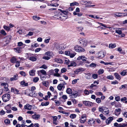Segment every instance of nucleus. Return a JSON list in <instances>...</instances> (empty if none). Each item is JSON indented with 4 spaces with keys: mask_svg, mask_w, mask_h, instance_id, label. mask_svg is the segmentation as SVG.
I'll return each instance as SVG.
<instances>
[{
    "mask_svg": "<svg viewBox=\"0 0 127 127\" xmlns=\"http://www.w3.org/2000/svg\"><path fill=\"white\" fill-rule=\"evenodd\" d=\"M74 49L76 51L81 52H84L85 51L84 49L82 48L81 46L79 45H76L74 47Z\"/></svg>",
    "mask_w": 127,
    "mask_h": 127,
    "instance_id": "obj_1",
    "label": "nucleus"
},
{
    "mask_svg": "<svg viewBox=\"0 0 127 127\" xmlns=\"http://www.w3.org/2000/svg\"><path fill=\"white\" fill-rule=\"evenodd\" d=\"M10 98V95L9 94H6L3 95L2 97L4 102H6L9 100Z\"/></svg>",
    "mask_w": 127,
    "mask_h": 127,
    "instance_id": "obj_2",
    "label": "nucleus"
},
{
    "mask_svg": "<svg viewBox=\"0 0 127 127\" xmlns=\"http://www.w3.org/2000/svg\"><path fill=\"white\" fill-rule=\"evenodd\" d=\"M67 61V62H66V64H70L68 65V67H69L71 66H76V64L74 61H72L70 62L69 60L68 59L65 60V62Z\"/></svg>",
    "mask_w": 127,
    "mask_h": 127,
    "instance_id": "obj_3",
    "label": "nucleus"
},
{
    "mask_svg": "<svg viewBox=\"0 0 127 127\" xmlns=\"http://www.w3.org/2000/svg\"><path fill=\"white\" fill-rule=\"evenodd\" d=\"M79 42L80 44H81V45L85 47L87 45V40L85 39H83L80 40Z\"/></svg>",
    "mask_w": 127,
    "mask_h": 127,
    "instance_id": "obj_4",
    "label": "nucleus"
},
{
    "mask_svg": "<svg viewBox=\"0 0 127 127\" xmlns=\"http://www.w3.org/2000/svg\"><path fill=\"white\" fill-rule=\"evenodd\" d=\"M86 115H83L81 116L80 119V122L81 123H84L86 120Z\"/></svg>",
    "mask_w": 127,
    "mask_h": 127,
    "instance_id": "obj_5",
    "label": "nucleus"
},
{
    "mask_svg": "<svg viewBox=\"0 0 127 127\" xmlns=\"http://www.w3.org/2000/svg\"><path fill=\"white\" fill-rule=\"evenodd\" d=\"M1 85L4 86L3 89L4 91H9V89L8 88V86L7 84L4 82H2L1 83Z\"/></svg>",
    "mask_w": 127,
    "mask_h": 127,
    "instance_id": "obj_6",
    "label": "nucleus"
},
{
    "mask_svg": "<svg viewBox=\"0 0 127 127\" xmlns=\"http://www.w3.org/2000/svg\"><path fill=\"white\" fill-rule=\"evenodd\" d=\"M83 103L86 106H93V103L89 101H83Z\"/></svg>",
    "mask_w": 127,
    "mask_h": 127,
    "instance_id": "obj_7",
    "label": "nucleus"
},
{
    "mask_svg": "<svg viewBox=\"0 0 127 127\" xmlns=\"http://www.w3.org/2000/svg\"><path fill=\"white\" fill-rule=\"evenodd\" d=\"M105 56V54L103 52L100 51L98 53V58L101 59L104 57Z\"/></svg>",
    "mask_w": 127,
    "mask_h": 127,
    "instance_id": "obj_8",
    "label": "nucleus"
},
{
    "mask_svg": "<svg viewBox=\"0 0 127 127\" xmlns=\"http://www.w3.org/2000/svg\"><path fill=\"white\" fill-rule=\"evenodd\" d=\"M65 86L63 84H60L57 86V88L58 90L63 91L65 88Z\"/></svg>",
    "mask_w": 127,
    "mask_h": 127,
    "instance_id": "obj_9",
    "label": "nucleus"
},
{
    "mask_svg": "<svg viewBox=\"0 0 127 127\" xmlns=\"http://www.w3.org/2000/svg\"><path fill=\"white\" fill-rule=\"evenodd\" d=\"M32 118L34 119L38 120L40 119V116L38 114H37L35 112L34 115H32Z\"/></svg>",
    "mask_w": 127,
    "mask_h": 127,
    "instance_id": "obj_10",
    "label": "nucleus"
},
{
    "mask_svg": "<svg viewBox=\"0 0 127 127\" xmlns=\"http://www.w3.org/2000/svg\"><path fill=\"white\" fill-rule=\"evenodd\" d=\"M78 95V93L77 91H75L74 92H72L70 96H71L72 97H76Z\"/></svg>",
    "mask_w": 127,
    "mask_h": 127,
    "instance_id": "obj_11",
    "label": "nucleus"
},
{
    "mask_svg": "<svg viewBox=\"0 0 127 127\" xmlns=\"http://www.w3.org/2000/svg\"><path fill=\"white\" fill-rule=\"evenodd\" d=\"M11 37V35H9L6 36L4 38V39H5V41L7 44L8 43L10 42Z\"/></svg>",
    "mask_w": 127,
    "mask_h": 127,
    "instance_id": "obj_12",
    "label": "nucleus"
},
{
    "mask_svg": "<svg viewBox=\"0 0 127 127\" xmlns=\"http://www.w3.org/2000/svg\"><path fill=\"white\" fill-rule=\"evenodd\" d=\"M99 24L101 25V26H99L98 27L99 29L100 30L101 29H105L106 28H109V27H107L105 25H104L103 24L101 23H98Z\"/></svg>",
    "mask_w": 127,
    "mask_h": 127,
    "instance_id": "obj_13",
    "label": "nucleus"
},
{
    "mask_svg": "<svg viewBox=\"0 0 127 127\" xmlns=\"http://www.w3.org/2000/svg\"><path fill=\"white\" fill-rule=\"evenodd\" d=\"M81 59L83 61H85L87 59V58L84 56H79L77 59V60L79 61H80Z\"/></svg>",
    "mask_w": 127,
    "mask_h": 127,
    "instance_id": "obj_14",
    "label": "nucleus"
},
{
    "mask_svg": "<svg viewBox=\"0 0 127 127\" xmlns=\"http://www.w3.org/2000/svg\"><path fill=\"white\" fill-rule=\"evenodd\" d=\"M113 120V118L112 117H110L107 119L106 121V124H110L111 122Z\"/></svg>",
    "mask_w": 127,
    "mask_h": 127,
    "instance_id": "obj_15",
    "label": "nucleus"
},
{
    "mask_svg": "<svg viewBox=\"0 0 127 127\" xmlns=\"http://www.w3.org/2000/svg\"><path fill=\"white\" fill-rule=\"evenodd\" d=\"M32 106L28 104H27L24 106L25 109L30 110L32 109Z\"/></svg>",
    "mask_w": 127,
    "mask_h": 127,
    "instance_id": "obj_16",
    "label": "nucleus"
},
{
    "mask_svg": "<svg viewBox=\"0 0 127 127\" xmlns=\"http://www.w3.org/2000/svg\"><path fill=\"white\" fill-rule=\"evenodd\" d=\"M18 77L17 74L14 75L13 77H11L10 78V80L11 81H13L17 80L18 78Z\"/></svg>",
    "mask_w": 127,
    "mask_h": 127,
    "instance_id": "obj_17",
    "label": "nucleus"
},
{
    "mask_svg": "<svg viewBox=\"0 0 127 127\" xmlns=\"http://www.w3.org/2000/svg\"><path fill=\"white\" fill-rule=\"evenodd\" d=\"M11 92L14 93V94H18V92L19 91L17 89L15 88H11Z\"/></svg>",
    "mask_w": 127,
    "mask_h": 127,
    "instance_id": "obj_18",
    "label": "nucleus"
},
{
    "mask_svg": "<svg viewBox=\"0 0 127 127\" xmlns=\"http://www.w3.org/2000/svg\"><path fill=\"white\" fill-rule=\"evenodd\" d=\"M114 75L115 76L116 79L119 80H120L121 79V77L117 73H115Z\"/></svg>",
    "mask_w": 127,
    "mask_h": 127,
    "instance_id": "obj_19",
    "label": "nucleus"
},
{
    "mask_svg": "<svg viewBox=\"0 0 127 127\" xmlns=\"http://www.w3.org/2000/svg\"><path fill=\"white\" fill-rule=\"evenodd\" d=\"M14 49L15 50V52L18 53H20L22 51V48L20 47H17L15 48Z\"/></svg>",
    "mask_w": 127,
    "mask_h": 127,
    "instance_id": "obj_20",
    "label": "nucleus"
},
{
    "mask_svg": "<svg viewBox=\"0 0 127 127\" xmlns=\"http://www.w3.org/2000/svg\"><path fill=\"white\" fill-rule=\"evenodd\" d=\"M85 77L86 78L88 79H89L91 78V75L90 73H85Z\"/></svg>",
    "mask_w": 127,
    "mask_h": 127,
    "instance_id": "obj_21",
    "label": "nucleus"
},
{
    "mask_svg": "<svg viewBox=\"0 0 127 127\" xmlns=\"http://www.w3.org/2000/svg\"><path fill=\"white\" fill-rule=\"evenodd\" d=\"M35 71L34 70H32L29 71L30 75L31 76H33L35 75Z\"/></svg>",
    "mask_w": 127,
    "mask_h": 127,
    "instance_id": "obj_22",
    "label": "nucleus"
},
{
    "mask_svg": "<svg viewBox=\"0 0 127 127\" xmlns=\"http://www.w3.org/2000/svg\"><path fill=\"white\" fill-rule=\"evenodd\" d=\"M56 49H60V47L59 44L56 43H54V44Z\"/></svg>",
    "mask_w": 127,
    "mask_h": 127,
    "instance_id": "obj_23",
    "label": "nucleus"
},
{
    "mask_svg": "<svg viewBox=\"0 0 127 127\" xmlns=\"http://www.w3.org/2000/svg\"><path fill=\"white\" fill-rule=\"evenodd\" d=\"M17 59L15 57H13L10 60L11 62L12 63H14L16 62Z\"/></svg>",
    "mask_w": 127,
    "mask_h": 127,
    "instance_id": "obj_24",
    "label": "nucleus"
},
{
    "mask_svg": "<svg viewBox=\"0 0 127 127\" xmlns=\"http://www.w3.org/2000/svg\"><path fill=\"white\" fill-rule=\"evenodd\" d=\"M72 90L71 89L69 88H67L66 90V92L67 93L69 94H71L72 93Z\"/></svg>",
    "mask_w": 127,
    "mask_h": 127,
    "instance_id": "obj_25",
    "label": "nucleus"
},
{
    "mask_svg": "<svg viewBox=\"0 0 127 127\" xmlns=\"http://www.w3.org/2000/svg\"><path fill=\"white\" fill-rule=\"evenodd\" d=\"M127 70H124L120 73L121 74L122 76H125L127 75Z\"/></svg>",
    "mask_w": 127,
    "mask_h": 127,
    "instance_id": "obj_26",
    "label": "nucleus"
},
{
    "mask_svg": "<svg viewBox=\"0 0 127 127\" xmlns=\"http://www.w3.org/2000/svg\"><path fill=\"white\" fill-rule=\"evenodd\" d=\"M116 46L115 44H110L109 45V48H113Z\"/></svg>",
    "mask_w": 127,
    "mask_h": 127,
    "instance_id": "obj_27",
    "label": "nucleus"
},
{
    "mask_svg": "<svg viewBox=\"0 0 127 127\" xmlns=\"http://www.w3.org/2000/svg\"><path fill=\"white\" fill-rule=\"evenodd\" d=\"M29 60L33 62L36 61L37 60L36 58L34 57H32L30 58Z\"/></svg>",
    "mask_w": 127,
    "mask_h": 127,
    "instance_id": "obj_28",
    "label": "nucleus"
},
{
    "mask_svg": "<svg viewBox=\"0 0 127 127\" xmlns=\"http://www.w3.org/2000/svg\"><path fill=\"white\" fill-rule=\"evenodd\" d=\"M64 17L65 16H62V15H61V16H58V18H57V19H58L59 20H62L65 19L64 18Z\"/></svg>",
    "mask_w": 127,
    "mask_h": 127,
    "instance_id": "obj_29",
    "label": "nucleus"
},
{
    "mask_svg": "<svg viewBox=\"0 0 127 127\" xmlns=\"http://www.w3.org/2000/svg\"><path fill=\"white\" fill-rule=\"evenodd\" d=\"M115 32L119 34H121L122 33V31L120 30V29H118L115 31Z\"/></svg>",
    "mask_w": 127,
    "mask_h": 127,
    "instance_id": "obj_30",
    "label": "nucleus"
},
{
    "mask_svg": "<svg viewBox=\"0 0 127 127\" xmlns=\"http://www.w3.org/2000/svg\"><path fill=\"white\" fill-rule=\"evenodd\" d=\"M49 104V102H42L41 104V105L42 106H46L48 105Z\"/></svg>",
    "mask_w": 127,
    "mask_h": 127,
    "instance_id": "obj_31",
    "label": "nucleus"
},
{
    "mask_svg": "<svg viewBox=\"0 0 127 127\" xmlns=\"http://www.w3.org/2000/svg\"><path fill=\"white\" fill-rule=\"evenodd\" d=\"M97 65L96 64L94 63H92L90 64L89 66L92 68H95Z\"/></svg>",
    "mask_w": 127,
    "mask_h": 127,
    "instance_id": "obj_32",
    "label": "nucleus"
},
{
    "mask_svg": "<svg viewBox=\"0 0 127 127\" xmlns=\"http://www.w3.org/2000/svg\"><path fill=\"white\" fill-rule=\"evenodd\" d=\"M103 112H105L106 113V114H108L109 112V111L108 109L105 107V108H104V110H103Z\"/></svg>",
    "mask_w": 127,
    "mask_h": 127,
    "instance_id": "obj_33",
    "label": "nucleus"
},
{
    "mask_svg": "<svg viewBox=\"0 0 127 127\" xmlns=\"http://www.w3.org/2000/svg\"><path fill=\"white\" fill-rule=\"evenodd\" d=\"M20 84L23 85H24L25 86H27L28 85V83H26L24 81H22L21 82Z\"/></svg>",
    "mask_w": 127,
    "mask_h": 127,
    "instance_id": "obj_34",
    "label": "nucleus"
},
{
    "mask_svg": "<svg viewBox=\"0 0 127 127\" xmlns=\"http://www.w3.org/2000/svg\"><path fill=\"white\" fill-rule=\"evenodd\" d=\"M104 72V70L103 69H100L98 70V74H101Z\"/></svg>",
    "mask_w": 127,
    "mask_h": 127,
    "instance_id": "obj_35",
    "label": "nucleus"
},
{
    "mask_svg": "<svg viewBox=\"0 0 127 127\" xmlns=\"http://www.w3.org/2000/svg\"><path fill=\"white\" fill-rule=\"evenodd\" d=\"M6 125H8L10 123V120L8 119H5L4 121Z\"/></svg>",
    "mask_w": 127,
    "mask_h": 127,
    "instance_id": "obj_36",
    "label": "nucleus"
},
{
    "mask_svg": "<svg viewBox=\"0 0 127 127\" xmlns=\"http://www.w3.org/2000/svg\"><path fill=\"white\" fill-rule=\"evenodd\" d=\"M104 108H105V107H99V111L103 113V111L104 110Z\"/></svg>",
    "mask_w": 127,
    "mask_h": 127,
    "instance_id": "obj_37",
    "label": "nucleus"
},
{
    "mask_svg": "<svg viewBox=\"0 0 127 127\" xmlns=\"http://www.w3.org/2000/svg\"><path fill=\"white\" fill-rule=\"evenodd\" d=\"M33 19L35 20H37L40 19V17H37L36 16H33Z\"/></svg>",
    "mask_w": 127,
    "mask_h": 127,
    "instance_id": "obj_38",
    "label": "nucleus"
},
{
    "mask_svg": "<svg viewBox=\"0 0 127 127\" xmlns=\"http://www.w3.org/2000/svg\"><path fill=\"white\" fill-rule=\"evenodd\" d=\"M78 5L79 3L77 2H75L70 3V6H72L75 5Z\"/></svg>",
    "mask_w": 127,
    "mask_h": 127,
    "instance_id": "obj_39",
    "label": "nucleus"
},
{
    "mask_svg": "<svg viewBox=\"0 0 127 127\" xmlns=\"http://www.w3.org/2000/svg\"><path fill=\"white\" fill-rule=\"evenodd\" d=\"M121 14H123V13H116L115 14V15L119 17H121L122 16Z\"/></svg>",
    "mask_w": 127,
    "mask_h": 127,
    "instance_id": "obj_40",
    "label": "nucleus"
},
{
    "mask_svg": "<svg viewBox=\"0 0 127 127\" xmlns=\"http://www.w3.org/2000/svg\"><path fill=\"white\" fill-rule=\"evenodd\" d=\"M39 71L43 75H46L47 73L45 70L44 69H42Z\"/></svg>",
    "mask_w": 127,
    "mask_h": 127,
    "instance_id": "obj_41",
    "label": "nucleus"
},
{
    "mask_svg": "<svg viewBox=\"0 0 127 127\" xmlns=\"http://www.w3.org/2000/svg\"><path fill=\"white\" fill-rule=\"evenodd\" d=\"M56 61L58 63H63V62L62 60L60 59H56Z\"/></svg>",
    "mask_w": 127,
    "mask_h": 127,
    "instance_id": "obj_42",
    "label": "nucleus"
},
{
    "mask_svg": "<svg viewBox=\"0 0 127 127\" xmlns=\"http://www.w3.org/2000/svg\"><path fill=\"white\" fill-rule=\"evenodd\" d=\"M107 78L109 79L113 80L114 79V78L113 76L112 75H110L108 76Z\"/></svg>",
    "mask_w": 127,
    "mask_h": 127,
    "instance_id": "obj_43",
    "label": "nucleus"
},
{
    "mask_svg": "<svg viewBox=\"0 0 127 127\" xmlns=\"http://www.w3.org/2000/svg\"><path fill=\"white\" fill-rule=\"evenodd\" d=\"M3 28L5 30L8 31L10 29V28L9 27L5 26H4Z\"/></svg>",
    "mask_w": 127,
    "mask_h": 127,
    "instance_id": "obj_44",
    "label": "nucleus"
},
{
    "mask_svg": "<svg viewBox=\"0 0 127 127\" xmlns=\"http://www.w3.org/2000/svg\"><path fill=\"white\" fill-rule=\"evenodd\" d=\"M39 79L37 77H36L34 78L33 79V81L35 83L37 82L39 80Z\"/></svg>",
    "mask_w": 127,
    "mask_h": 127,
    "instance_id": "obj_45",
    "label": "nucleus"
},
{
    "mask_svg": "<svg viewBox=\"0 0 127 127\" xmlns=\"http://www.w3.org/2000/svg\"><path fill=\"white\" fill-rule=\"evenodd\" d=\"M20 74L24 76H25L26 75V73L23 71H21L20 72Z\"/></svg>",
    "mask_w": 127,
    "mask_h": 127,
    "instance_id": "obj_46",
    "label": "nucleus"
},
{
    "mask_svg": "<svg viewBox=\"0 0 127 127\" xmlns=\"http://www.w3.org/2000/svg\"><path fill=\"white\" fill-rule=\"evenodd\" d=\"M92 77L93 78L95 79L97 78L98 77V75L97 74H93Z\"/></svg>",
    "mask_w": 127,
    "mask_h": 127,
    "instance_id": "obj_47",
    "label": "nucleus"
},
{
    "mask_svg": "<svg viewBox=\"0 0 127 127\" xmlns=\"http://www.w3.org/2000/svg\"><path fill=\"white\" fill-rule=\"evenodd\" d=\"M76 116V114H72L70 115V117L72 119H74L75 118Z\"/></svg>",
    "mask_w": 127,
    "mask_h": 127,
    "instance_id": "obj_48",
    "label": "nucleus"
},
{
    "mask_svg": "<svg viewBox=\"0 0 127 127\" xmlns=\"http://www.w3.org/2000/svg\"><path fill=\"white\" fill-rule=\"evenodd\" d=\"M0 32L1 34L4 35H5L6 34V33L5 31L3 30H2Z\"/></svg>",
    "mask_w": 127,
    "mask_h": 127,
    "instance_id": "obj_49",
    "label": "nucleus"
},
{
    "mask_svg": "<svg viewBox=\"0 0 127 127\" xmlns=\"http://www.w3.org/2000/svg\"><path fill=\"white\" fill-rule=\"evenodd\" d=\"M99 116L103 120H105L106 119V118L103 116L102 114H100Z\"/></svg>",
    "mask_w": 127,
    "mask_h": 127,
    "instance_id": "obj_50",
    "label": "nucleus"
},
{
    "mask_svg": "<svg viewBox=\"0 0 127 127\" xmlns=\"http://www.w3.org/2000/svg\"><path fill=\"white\" fill-rule=\"evenodd\" d=\"M96 102L98 103H100L101 102V100L99 98H97L96 99Z\"/></svg>",
    "mask_w": 127,
    "mask_h": 127,
    "instance_id": "obj_51",
    "label": "nucleus"
},
{
    "mask_svg": "<svg viewBox=\"0 0 127 127\" xmlns=\"http://www.w3.org/2000/svg\"><path fill=\"white\" fill-rule=\"evenodd\" d=\"M66 69L64 68H63L61 69V73H63L66 72Z\"/></svg>",
    "mask_w": 127,
    "mask_h": 127,
    "instance_id": "obj_52",
    "label": "nucleus"
},
{
    "mask_svg": "<svg viewBox=\"0 0 127 127\" xmlns=\"http://www.w3.org/2000/svg\"><path fill=\"white\" fill-rule=\"evenodd\" d=\"M79 80V79H78L73 80L72 82V84H75L77 82V81Z\"/></svg>",
    "mask_w": 127,
    "mask_h": 127,
    "instance_id": "obj_53",
    "label": "nucleus"
},
{
    "mask_svg": "<svg viewBox=\"0 0 127 127\" xmlns=\"http://www.w3.org/2000/svg\"><path fill=\"white\" fill-rule=\"evenodd\" d=\"M16 63L15 65V66L16 67H19L20 65V62H19L18 61H17L16 62Z\"/></svg>",
    "mask_w": 127,
    "mask_h": 127,
    "instance_id": "obj_54",
    "label": "nucleus"
},
{
    "mask_svg": "<svg viewBox=\"0 0 127 127\" xmlns=\"http://www.w3.org/2000/svg\"><path fill=\"white\" fill-rule=\"evenodd\" d=\"M50 58V57L48 56H44L43 57L42 59L46 60H48Z\"/></svg>",
    "mask_w": 127,
    "mask_h": 127,
    "instance_id": "obj_55",
    "label": "nucleus"
},
{
    "mask_svg": "<svg viewBox=\"0 0 127 127\" xmlns=\"http://www.w3.org/2000/svg\"><path fill=\"white\" fill-rule=\"evenodd\" d=\"M95 94L97 95H102V93L100 92H96L95 93Z\"/></svg>",
    "mask_w": 127,
    "mask_h": 127,
    "instance_id": "obj_56",
    "label": "nucleus"
},
{
    "mask_svg": "<svg viewBox=\"0 0 127 127\" xmlns=\"http://www.w3.org/2000/svg\"><path fill=\"white\" fill-rule=\"evenodd\" d=\"M121 110V109L120 108H118L115 109V111L116 112L120 113V112Z\"/></svg>",
    "mask_w": 127,
    "mask_h": 127,
    "instance_id": "obj_57",
    "label": "nucleus"
},
{
    "mask_svg": "<svg viewBox=\"0 0 127 127\" xmlns=\"http://www.w3.org/2000/svg\"><path fill=\"white\" fill-rule=\"evenodd\" d=\"M61 12L64 14L65 15H66L67 14V13H68V10L67 11H64V10H61Z\"/></svg>",
    "mask_w": 127,
    "mask_h": 127,
    "instance_id": "obj_58",
    "label": "nucleus"
},
{
    "mask_svg": "<svg viewBox=\"0 0 127 127\" xmlns=\"http://www.w3.org/2000/svg\"><path fill=\"white\" fill-rule=\"evenodd\" d=\"M38 46V45L37 43H35L33 44H32V46L33 47H37Z\"/></svg>",
    "mask_w": 127,
    "mask_h": 127,
    "instance_id": "obj_59",
    "label": "nucleus"
},
{
    "mask_svg": "<svg viewBox=\"0 0 127 127\" xmlns=\"http://www.w3.org/2000/svg\"><path fill=\"white\" fill-rule=\"evenodd\" d=\"M40 68H42L44 69H46L47 68V67L45 64H43L42 66L40 67Z\"/></svg>",
    "mask_w": 127,
    "mask_h": 127,
    "instance_id": "obj_60",
    "label": "nucleus"
},
{
    "mask_svg": "<svg viewBox=\"0 0 127 127\" xmlns=\"http://www.w3.org/2000/svg\"><path fill=\"white\" fill-rule=\"evenodd\" d=\"M59 112L61 113H62L64 114H66L68 115V113L67 112H65L64 111H59Z\"/></svg>",
    "mask_w": 127,
    "mask_h": 127,
    "instance_id": "obj_61",
    "label": "nucleus"
},
{
    "mask_svg": "<svg viewBox=\"0 0 127 127\" xmlns=\"http://www.w3.org/2000/svg\"><path fill=\"white\" fill-rule=\"evenodd\" d=\"M84 93L86 95H88L89 94V92L87 90H84Z\"/></svg>",
    "mask_w": 127,
    "mask_h": 127,
    "instance_id": "obj_62",
    "label": "nucleus"
},
{
    "mask_svg": "<svg viewBox=\"0 0 127 127\" xmlns=\"http://www.w3.org/2000/svg\"><path fill=\"white\" fill-rule=\"evenodd\" d=\"M70 54V52L69 51H65V54L67 55H69Z\"/></svg>",
    "mask_w": 127,
    "mask_h": 127,
    "instance_id": "obj_63",
    "label": "nucleus"
},
{
    "mask_svg": "<svg viewBox=\"0 0 127 127\" xmlns=\"http://www.w3.org/2000/svg\"><path fill=\"white\" fill-rule=\"evenodd\" d=\"M127 126V123H124L123 124H121V127H124Z\"/></svg>",
    "mask_w": 127,
    "mask_h": 127,
    "instance_id": "obj_64",
    "label": "nucleus"
}]
</instances>
